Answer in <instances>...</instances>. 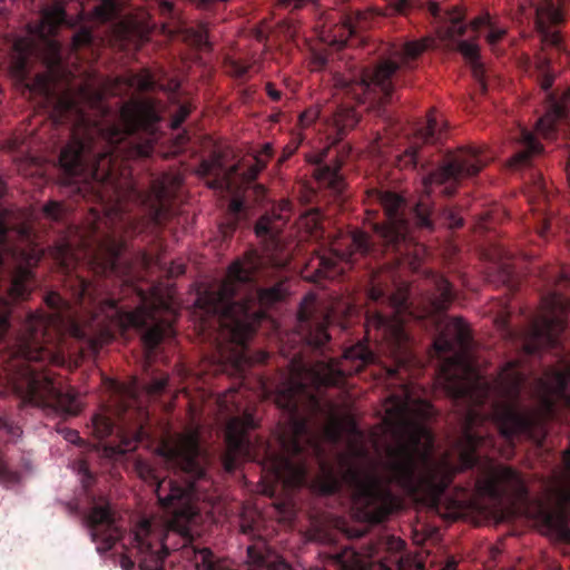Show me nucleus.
Wrapping results in <instances>:
<instances>
[{"label": "nucleus", "instance_id": "1", "mask_svg": "<svg viewBox=\"0 0 570 570\" xmlns=\"http://www.w3.org/2000/svg\"><path fill=\"white\" fill-rule=\"evenodd\" d=\"M470 342L469 325L460 317L451 320L434 341V347L439 352L456 350L441 366L444 389L452 397H465L472 403L459 443L458 464L449 454L436 462L430 458L433 439L421 422L430 415V404L410 403L407 397L401 400L391 396L387 400L384 422L391 426L395 442L385 450L384 466L391 481L409 493L439 499L456 472L473 466L474 451L481 438L474 435L471 428L483 417L478 406L490 402L491 419L503 436L511 438L528 432L551 417L556 401L564 396L566 387L570 383V370L546 372L537 385L538 406L521 410L518 407V400L525 377L518 370L519 363H507L492 383L474 382Z\"/></svg>", "mask_w": 570, "mask_h": 570}, {"label": "nucleus", "instance_id": "2", "mask_svg": "<svg viewBox=\"0 0 570 570\" xmlns=\"http://www.w3.org/2000/svg\"><path fill=\"white\" fill-rule=\"evenodd\" d=\"M374 354L368 347L358 342L346 348L341 360L320 361L307 365L301 356H294L289 362L288 376L277 386L275 403L287 412L286 426L279 434V443L284 453L269 454L263 463V469L276 481H282L285 488H296L303 484L306 466L301 458L304 444L307 443L318 458L320 473L312 488L315 492L330 495L340 488L341 480L354 485L367 499H397L385 490L374 470L364 468L367 449L363 434L352 428L346 440V449L337 455L334 468L320 454L316 438L308 432L307 422L297 414L298 397L309 387L336 385L344 376L361 371L374 362Z\"/></svg>", "mask_w": 570, "mask_h": 570}, {"label": "nucleus", "instance_id": "3", "mask_svg": "<svg viewBox=\"0 0 570 570\" xmlns=\"http://www.w3.org/2000/svg\"><path fill=\"white\" fill-rule=\"evenodd\" d=\"M120 125L109 124L102 127L82 128L77 126L69 142L61 149L59 165L69 176H78L85 171L86 165L92 161V177L106 187L115 189V200L141 198L155 224L168 220L173 215V200L183 184L178 174H163L153 180L150 190L140 195L132 186L125 193L119 191L112 171V163L119 150L126 158L148 157L154 149V139L147 138L137 142L130 140L122 149L117 145L137 130L154 132L160 120L155 105L148 99L126 101L119 111Z\"/></svg>", "mask_w": 570, "mask_h": 570}, {"label": "nucleus", "instance_id": "4", "mask_svg": "<svg viewBox=\"0 0 570 570\" xmlns=\"http://www.w3.org/2000/svg\"><path fill=\"white\" fill-rule=\"evenodd\" d=\"M45 302L57 312H37L29 315L17 337L6 370L22 402L38 406L47 414L75 416L81 412L78 395L71 390L62 392L51 373L35 364L65 363V356L57 348L56 341L65 324L69 304L56 292L48 293Z\"/></svg>", "mask_w": 570, "mask_h": 570}, {"label": "nucleus", "instance_id": "5", "mask_svg": "<svg viewBox=\"0 0 570 570\" xmlns=\"http://www.w3.org/2000/svg\"><path fill=\"white\" fill-rule=\"evenodd\" d=\"M194 501H156L155 519L167 531L179 534L183 540V556L195 570H226L208 548L191 544L193 529L199 523V510ZM169 533L166 534L168 537ZM247 564L244 570H291L277 556L264 552L256 546L247 548ZM334 562L340 570H366L367 562L351 548L335 554Z\"/></svg>", "mask_w": 570, "mask_h": 570}, {"label": "nucleus", "instance_id": "6", "mask_svg": "<svg viewBox=\"0 0 570 570\" xmlns=\"http://www.w3.org/2000/svg\"><path fill=\"white\" fill-rule=\"evenodd\" d=\"M91 305V316L81 322H70L69 332L73 337L86 341L94 352L110 341L115 328H138L150 324L141 337L148 350H154L171 330V321L167 318L171 309L166 299L150 305L142 303L132 311H126L114 298L92 299Z\"/></svg>", "mask_w": 570, "mask_h": 570}, {"label": "nucleus", "instance_id": "7", "mask_svg": "<svg viewBox=\"0 0 570 570\" xmlns=\"http://www.w3.org/2000/svg\"><path fill=\"white\" fill-rule=\"evenodd\" d=\"M259 264L255 250L245 253L228 266L226 277L218 287L205 291L197 298L200 308L224 317V325L230 328L232 338L237 344L248 340L263 317L261 312L253 311V299L232 302L239 286L253 281Z\"/></svg>", "mask_w": 570, "mask_h": 570}, {"label": "nucleus", "instance_id": "8", "mask_svg": "<svg viewBox=\"0 0 570 570\" xmlns=\"http://www.w3.org/2000/svg\"><path fill=\"white\" fill-rule=\"evenodd\" d=\"M351 513L357 527L351 528L343 518L328 513L309 517V537L322 543H333L337 532L348 538L364 537L371 527L383 523L396 510L403 509L405 501H350Z\"/></svg>", "mask_w": 570, "mask_h": 570}, {"label": "nucleus", "instance_id": "9", "mask_svg": "<svg viewBox=\"0 0 570 570\" xmlns=\"http://www.w3.org/2000/svg\"><path fill=\"white\" fill-rule=\"evenodd\" d=\"M198 433L189 431L179 434L171 441L163 442L156 452L168 461L180 465L183 471L189 474L190 480L185 494L169 493L165 497L157 494V499H191L193 495L200 494L206 490L209 481L199 460Z\"/></svg>", "mask_w": 570, "mask_h": 570}, {"label": "nucleus", "instance_id": "10", "mask_svg": "<svg viewBox=\"0 0 570 570\" xmlns=\"http://www.w3.org/2000/svg\"><path fill=\"white\" fill-rule=\"evenodd\" d=\"M409 287L399 286L389 297V305L394 309L391 315L376 312L367 317L366 332L370 335L373 331L377 332L376 338L386 343L393 356L407 360L409 337L403 327L401 313L407 308Z\"/></svg>", "mask_w": 570, "mask_h": 570}, {"label": "nucleus", "instance_id": "11", "mask_svg": "<svg viewBox=\"0 0 570 570\" xmlns=\"http://www.w3.org/2000/svg\"><path fill=\"white\" fill-rule=\"evenodd\" d=\"M485 164L480 148L462 147L448 161L423 178L425 193H432L434 186H444L442 194L452 196L461 179L478 175Z\"/></svg>", "mask_w": 570, "mask_h": 570}, {"label": "nucleus", "instance_id": "12", "mask_svg": "<svg viewBox=\"0 0 570 570\" xmlns=\"http://www.w3.org/2000/svg\"><path fill=\"white\" fill-rule=\"evenodd\" d=\"M9 232V228L4 224V218L0 216V267L4 264L9 255L16 264L11 285L8 289V296L12 302L23 301L27 299L31 293L30 282L33 276L32 268L40 262L43 250L29 243L24 246L8 248L7 240Z\"/></svg>", "mask_w": 570, "mask_h": 570}, {"label": "nucleus", "instance_id": "13", "mask_svg": "<svg viewBox=\"0 0 570 570\" xmlns=\"http://www.w3.org/2000/svg\"><path fill=\"white\" fill-rule=\"evenodd\" d=\"M79 502L67 501L65 508L71 513L82 515L91 530L92 540L97 541L100 538L102 541V548H98L99 550H110L125 532L121 517L111 507L110 501H104L106 504L90 501L91 504L83 511H80Z\"/></svg>", "mask_w": 570, "mask_h": 570}, {"label": "nucleus", "instance_id": "14", "mask_svg": "<svg viewBox=\"0 0 570 570\" xmlns=\"http://www.w3.org/2000/svg\"><path fill=\"white\" fill-rule=\"evenodd\" d=\"M368 250V235L355 230L351 235L346 250L333 248L330 254L316 253L313 255L302 271L303 278L312 283L335 278L342 273L338 262L350 263L354 254L365 255Z\"/></svg>", "mask_w": 570, "mask_h": 570}, {"label": "nucleus", "instance_id": "15", "mask_svg": "<svg viewBox=\"0 0 570 570\" xmlns=\"http://www.w3.org/2000/svg\"><path fill=\"white\" fill-rule=\"evenodd\" d=\"M544 314L531 326L529 338L524 344L527 353H535L540 347L552 346L557 334L563 330L562 313L564 301L558 294H550L542 299Z\"/></svg>", "mask_w": 570, "mask_h": 570}, {"label": "nucleus", "instance_id": "16", "mask_svg": "<svg viewBox=\"0 0 570 570\" xmlns=\"http://www.w3.org/2000/svg\"><path fill=\"white\" fill-rule=\"evenodd\" d=\"M475 492L480 497L501 499H524L525 485L520 475L511 468L488 464L475 481Z\"/></svg>", "mask_w": 570, "mask_h": 570}, {"label": "nucleus", "instance_id": "17", "mask_svg": "<svg viewBox=\"0 0 570 570\" xmlns=\"http://www.w3.org/2000/svg\"><path fill=\"white\" fill-rule=\"evenodd\" d=\"M535 522L570 541V501H519Z\"/></svg>", "mask_w": 570, "mask_h": 570}, {"label": "nucleus", "instance_id": "18", "mask_svg": "<svg viewBox=\"0 0 570 570\" xmlns=\"http://www.w3.org/2000/svg\"><path fill=\"white\" fill-rule=\"evenodd\" d=\"M429 42L426 38L405 42L393 53V60L384 61L373 70L371 81L380 86L385 97H390L393 92L391 77L397 69L410 67L411 61L426 50Z\"/></svg>", "mask_w": 570, "mask_h": 570}, {"label": "nucleus", "instance_id": "19", "mask_svg": "<svg viewBox=\"0 0 570 570\" xmlns=\"http://www.w3.org/2000/svg\"><path fill=\"white\" fill-rule=\"evenodd\" d=\"M254 419L250 414L233 417L226 426V453L224 455V469L232 472L238 463L249 455L248 431L254 429Z\"/></svg>", "mask_w": 570, "mask_h": 570}, {"label": "nucleus", "instance_id": "20", "mask_svg": "<svg viewBox=\"0 0 570 570\" xmlns=\"http://www.w3.org/2000/svg\"><path fill=\"white\" fill-rule=\"evenodd\" d=\"M403 198L395 193L386 191L380 196V203L384 209L387 222L375 225L376 233L387 243L395 244L406 233V222L400 216Z\"/></svg>", "mask_w": 570, "mask_h": 570}, {"label": "nucleus", "instance_id": "21", "mask_svg": "<svg viewBox=\"0 0 570 570\" xmlns=\"http://www.w3.org/2000/svg\"><path fill=\"white\" fill-rule=\"evenodd\" d=\"M239 164L229 167L225 166V153L214 150L207 159H203L196 173L199 176L214 175L215 178L208 183L213 189L232 190L234 188V175L238 171Z\"/></svg>", "mask_w": 570, "mask_h": 570}, {"label": "nucleus", "instance_id": "22", "mask_svg": "<svg viewBox=\"0 0 570 570\" xmlns=\"http://www.w3.org/2000/svg\"><path fill=\"white\" fill-rule=\"evenodd\" d=\"M154 520L148 518L140 519L132 531V541L138 549L139 553L145 557L140 560L141 570H147V558H150L155 562V570H163L161 563L168 556L166 544L163 543L161 550H156L149 540L151 533Z\"/></svg>", "mask_w": 570, "mask_h": 570}, {"label": "nucleus", "instance_id": "23", "mask_svg": "<svg viewBox=\"0 0 570 570\" xmlns=\"http://www.w3.org/2000/svg\"><path fill=\"white\" fill-rule=\"evenodd\" d=\"M121 250L122 244L120 242L108 238L94 252L85 253L83 256H88V264L96 274L108 275L116 272Z\"/></svg>", "mask_w": 570, "mask_h": 570}, {"label": "nucleus", "instance_id": "24", "mask_svg": "<svg viewBox=\"0 0 570 570\" xmlns=\"http://www.w3.org/2000/svg\"><path fill=\"white\" fill-rule=\"evenodd\" d=\"M535 27L542 37V42L560 47L561 37L558 31H551L549 24L562 21L561 11L556 8L551 0H546L535 8Z\"/></svg>", "mask_w": 570, "mask_h": 570}, {"label": "nucleus", "instance_id": "25", "mask_svg": "<svg viewBox=\"0 0 570 570\" xmlns=\"http://www.w3.org/2000/svg\"><path fill=\"white\" fill-rule=\"evenodd\" d=\"M311 317V314L305 308L302 307L299 309L301 330L307 331L305 335L306 343L311 346L320 347L330 340L327 333L328 317L327 315H322L320 318H313V322L308 323Z\"/></svg>", "mask_w": 570, "mask_h": 570}, {"label": "nucleus", "instance_id": "26", "mask_svg": "<svg viewBox=\"0 0 570 570\" xmlns=\"http://www.w3.org/2000/svg\"><path fill=\"white\" fill-rule=\"evenodd\" d=\"M458 50L470 63L473 77L479 81L481 90L484 92L487 90V85L483 80L484 68L480 61L479 46L475 42L463 40L458 43Z\"/></svg>", "mask_w": 570, "mask_h": 570}, {"label": "nucleus", "instance_id": "27", "mask_svg": "<svg viewBox=\"0 0 570 570\" xmlns=\"http://www.w3.org/2000/svg\"><path fill=\"white\" fill-rule=\"evenodd\" d=\"M433 284L435 292L430 298L432 311L435 313L444 312L450 307L454 298L451 284L442 276H435Z\"/></svg>", "mask_w": 570, "mask_h": 570}, {"label": "nucleus", "instance_id": "28", "mask_svg": "<svg viewBox=\"0 0 570 570\" xmlns=\"http://www.w3.org/2000/svg\"><path fill=\"white\" fill-rule=\"evenodd\" d=\"M252 503L253 501H245ZM265 519L257 508L245 504L239 515V528L244 534L256 537L259 535L261 528L264 525Z\"/></svg>", "mask_w": 570, "mask_h": 570}, {"label": "nucleus", "instance_id": "29", "mask_svg": "<svg viewBox=\"0 0 570 570\" xmlns=\"http://www.w3.org/2000/svg\"><path fill=\"white\" fill-rule=\"evenodd\" d=\"M520 142L524 145V149L514 154L510 160L509 166L511 167H521L528 164L529 159L534 155L541 151V145L537 142L532 132L522 129Z\"/></svg>", "mask_w": 570, "mask_h": 570}, {"label": "nucleus", "instance_id": "30", "mask_svg": "<svg viewBox=\"0 0 570 570\" xmlns=\"http://www.w3.org/2000/svg\"><path fill=\"white\" fill-rule=\"evenodd\" d=\"M296 503L297 501H272L271 514L279 523L287 527H293L298 515V508Z\"/></svg>", "mask_w": 570, "mask_h": 570}, {"label": "nucleus", "instance_id": "31", "mask_svg": "<svg viewBox=\"0 0 570 570\" xmlns=\"http://www.w3.org/2000/svg\"><path fill=\"white\" fill-rule=\"evenodd\" d=\"M563 116V107L553 100L548 111L537 121V130L549 138L554 130L556 122Z\"/></svg>", "mask_w": 570, "mask_h": 570}, {"label": "nucleus", "instance_id": "32", "mask_svg": "<svg viewBox=\"0 0 570 570\" xmlns=\"http://www.w3.org/2000/svg\"><path fill=\"white\" fill-rule=\"evenodd\" d=\"M288 291L284 281L277 282L271 287L258 288L256 298L261 306L269 307L273 304L283 301Z\"/></svg>", "mask_w": 570, "mask_h": 570}, {"label": "nucleus", "instance_id": "33", "mask_svg": "<svg viewBox=\"0 0 570 570\" xmlns=\"http://www.w3.org/2000/svg\"><path fill=\"white\" fill-rule=\"evenodd\" d=\"M323 215L318 208H312L299 217L298 226L309 236L318 238L323 235Z\"/></svg>", "mask_w": 570, "mask_h": 570}, {"label": "nucleus", "instance_id": "34", "mask_svg": "<svg viewBox=\"0 0 570 570\" xmlns=\"http://www.w3.org/2000/svg\"><path fill=\"white\" fill-rule=\"evenodd\" d=\"M82 253H76L70 244L62 242L51 249V256L66 271L73 267L75 263L81 258Z\"/></svg>", "mask_w": 570, "mask_h": 570}, {"label": "nucleus", "instance_id": "35", "mask_svg": "<svg viewBox=\"0 0 570 570\" xmlns=\"http://www.w3.org/2000/svg\"><path fill=\"white\" fill-rule=\"evenodd\" d=\"M360 118L353 108L341 107L334 115L333 122L337 129V134L343 136L346 131L353 129Z\"/></svg>", "mask_w": 570, "mask_h": 570}, {"label": "nucleus", "instance_id": "36", "mask_svg": "<svg viewBox=\"0 0 570 570\" xmlns=\"http://www.w3.org/2000/svg\"><path fill=\"white\" fill-rule=\"evenodd\" d=\"M70 468L76 474L83 490H89L96 484L97 475L91 471L90 465L86 459L75 460L70 464Z\"/></svg>", "mask_w": 570, "mask_h": 570}, {"label": "nucleus", "instance_id": "37", "mask_svg": "<svg viewBox=\"0 0 570 570\" xmlns=\"http://www.w3.org/2000/svg\"><path fill=\"white\" fill-rule=\"evenodd\" d=\"M449 16L450 24L440 30V37L444 40H454L465 33L466 26L462 22L463 16L458 8H453Z\"/></svg>", "mask_w": 570, "mask_h": 570}, {"label": "nucleus", "instance_id": "38", "mask_svg": "<svg viewBox=\"0 0 570 570\" xmlns=\"http://www.w3.org/2000/svg\"><path fill=\"white\" fill-rule=\"evenodd\" d=\"M278 210L276 207H273L269 213L263 215L255 225V233L257 236H264L269 233L279 232L282 224V219L277 217Z\"/></svg>", "mask_w": 570, "mask_h": 570}, {"label": "nucleus", "instance_id": "39", "mask_svg": "<svg viewBox=\"0 0 570 570\" xmlns=\"http://www.w3.org/2000/svg\"><path fill=\"white\" fill-rule=\"evenodd\" d=\"M365 18V14L364 13H361V12H357L356 13V17L355 19H352V18H347L343 26L341 27V29L346 33V35H341L340 38L334 36L331 40H328V43L331 46H335L337 48H343L348 39V37H351L352 35H354L358 28H362L361 26V22H362V19Z\"/></svg>", "mask_w": 570, "mask_h": 570}, {"label": "nucleus", "instance_id": "40", "mask_svg": "<svg viewBox=\"0 0 570 570\" xmlns=\"http://www.w3.org/2000/svg\"><path fill=\"white\" fill-rule=\"evenodd\" d=\"M341 163L335 160L332 165H325L315 171V178L332 188H337L341 183Z\"/></svg>", "mask_w": 570, "mask_h": 570}, {"label": "nucleus", "instance_id": "41", "mask_svg": "<svg viewBox=\"0 0 570 570\" xmlns=\"http://www.w3.org/2000/svg\"><path fill=\"white\" fill-rule=\"evenodd\" d=\"M372 77H373V71L368 72V73H364L361 81L358 82L353 79H347L343 75L336 73L333 76V83H334V87L341 88V89H350L354 86H361V87H365V88L377 87L380 89L379 85H375L371 81Z\"/></svg>", "mask_w": 570, "mask_h": 570}, {"label": "nucleus", "instance_id": "42", "mask_svg": "<svg viewBox=\"0 0 570 570\" xmlns=\"http://www.w3.org/2000/svg\"><path fill=\"white\" fill-rule=\"evenodd\" d=\"M78 110L79 109L77 106L76 98L73 96H71L70 94H63L58 98V100L53 107L52 114L57 118L58 121H62L61 118L66 112H70V111L77 112Z\"/></svg>", "mask_w": 570, "mask_h": 570}, {"label": "nucleus", "instance_id": "43", "mask_svg": "<svg viewBox=\"0 0 570 570\" xmlns=\"http://www.w3.org/2000/svg\"><path fill=\"white\" fill-rule=\"evenodd\" d=\"M65 18L66 11L59 2L46 8L42 12V22L53 28L61 24L65 21Z\"/></svg>", "mask_w": 570, "mask_h": 570}, {"label": "nucleus", "instance_id": "44", "mask_svg": "<svg viewBox=\"0 0 570 570\" xmlns=\"http://www.w3.org/2000/svg\"><path fill=\"white\" fill-rule=\"evenodd\" d=\"M92 425L95 435L99 439L109 436L114 431L112 421L104 414H96L92 417Z\"/></svg>", "mask_w": 570, "mask_h": 570}, {"label": "nucleus", "instance_id": "45", "mask_svg": "<svg viewBox=\"0 0 570 570\" xmlns=\"http://www.w3.org/2000/svg\"><path fill=\"white\" fill-rule=\"evenodd\" d=\"M188 39L198 48L208 46V26L200 23L188 30Z\"/></svg>", "mask_w": 570, "mask_h": 570}, {"label": "nucleus", "instance_id": "46", "mask_svg": "<svg viewBox=\"0 0 570 570\" xmlns=\"http://www.w3.org/2000/svg\"><path fill=\"white\" fill-rule=\"evenodd\" d=\"M27 56L14 55L10 62V73L19 81L24 80L27 76Z\"/></svg>", "mask_w": 570, "mask_h": 570}, {"label": "nucleus", "instance_id": "47", "mask_svg": "<svg viewBox=\"0 0 570 570\" xmlns=\"http://www.w3.org/2000/svg\"><path fill=\"white\" fill-rule=\"evenodd\" d=\"M136 472L138 475L146 482H149L153 485H156V491L161 485V482L158 481L157 476L155 475L154 469L144 461H137L135 464Z\"/></svg>", "mask_w": 570, "mask_h": 570}, {"label": "nucleus", "instance_id": "48", "mask_svg": "<svg viewBox=\"0 0 570 570\" xmlns=\"http://www.w3.org/2000/svg\"><path fill=\"white\" fill-rule=\"evenodd\" d=\"M435 132H436V118L434 116V111H431L428 117L426 127L421 129L417 132V135H419V138L424 144H432L438 139V137L435 136Z\"/></svg>", "mask_w": 570, "mask_h": 570}, {"label": "nucleus", "instance_id": "49", "mask_svg": "<svg viewBox=\"0 0 570 570\" xmlns=\"http://www.w3.org/2000/svg\"><path fill=\"white\" fill-rule=\"evenodd\" d=\"M20 482V473L11 471L8 466L7 461L0 453V483L4 485L18 484Z\"/></svg>", "mask_w": 570, "mask_h": 570}, {"label": "nucleus", "instance_id": "50", "mask_svg": "<svg viewBox=\"0 0 570 570\" xmlns=\"http://www.w3.org/2000/svg\"><path fill=\"white\" fill-rule=\"evenodd\" d=\"M415 502L416 503H429V507L431 509L439 512L442 507L460 508L461 507L460 503H469V504H466V507H469V508H481L480 503L482 501H436V500H433V501H415Z\"/></svg>", "mask_w": 570, "mask_h": 570}, {"label": "nucleus", "instance_id": "51", "mask_svg": "<svg viewBox=\"0 0 570 570\" xmlns=\"http://www.w3.org/2000/svg\"><path fill=\"white\" fill-rule=\"evenodd\" d=\"M129 85L136 87L138 90L145 91V90L153 89L154 81H153L151 76L148 72H142V73L135 75L130 79Z\"/></svg>", "mask_w": 570, "mask_h": 570}, {"label": "nucleus", "instance_id": "52", "mask_svg": "<svg viewBox=\"0 0 570 570\" xmlns=\"http://www.w3.org/2000/svg\"><path fill=\"white\" fill-rule=\"evenodd\" d=\"M149 438L148 431L145 429V426L140 425L132 434V438H125L122 443L126 446V450L130 451L136 449L137 444L141 442L142 440H146Z\"/></svg>", "mask_w": 570, "mask_h": 570}, {"label": "nucleus", "instance_id": "53", "mask_svg": "<svg viewBox=\"0 0 570 570\" xmlns=\"http://www.w3.org/2000/svg\"><path fill=\"white\" fill-rule=\"evenodd\" d=\"M115 13V3L111 0H104L94 9L95 17L101 20H109Z\"/></svg>", "mask_w": 570, "mask_h": 570}, {"label": "nucleus", "instance_id": "54", "mask_svg": "<svg viewBox=\"0 0 570 570\" xmlns=\"http://www.w3.org/2000/svg\"><path fill=\"white\" fill-rule=\"evenodd\" d=\"M10 311V303L7 299L0 297V340L9 327L8 318Z\"/></svg>", "mask_w": 570, "mask_h": 570}, {"label": "nucleus", "instance_id": "55", "mask_svg": "<svg viewBox=\"0 0 570 570\" xmlns=\"http://www.w3.org/2000/svg\"><path fill=\"white\" fill-rule=\"evenodd\" d=\"M415 215L419 219V225L422 227L430 228L432 226L429 216H430V209L426 204L423 203V200H420L419 204L415 206Z\"/></svg>", "mask_w": 570, "mask_h": 570}, {"label": "nucleus", "instance_id": "56", "mask_svg": "<svg viewBox=\"0 0 570 570\" xmlns=\"http://www.w3.org/2000/svg\"><path fill=\"white\" fill-rule=\"evenodd\" d=\"M62 212L63 207L59 202L51 200L43 205L45 215L51 219H59L62 215Z\"/></svg>", "mask_w": 570, "mask_h": 570}, {"label": "nucleus", "instance_id": "57", "mask_svg": "<svg viewBox=\"0 0 570 570\" xmlns=\"http://www.w3.org/2000/svg\"><path fill=\"white\" fill-rule=\"evenodd\" d=\"M320 114H321V109L318 106L311 107V108L306 109L299 116L301 125L303 127L311 126L320 117Z\"/></svg>", "mask_w": 570, "mask_h": 570}, {"label": "nucleus", "instance_id": "58", "mask_svg": "<svg viewBox=\"0 0 570 570\" xmlns=\"http://www.w3.org/2000/svg\"><path fill=\"white\" fill-rule=\"evenodd\" d=\"M191 109L187 105H181L171 118L170 127L177 129L189 116Z\"/></svg>", "mask_w": 570, "mask_h": 570}, {"label": "nucleus", "instance_id": "59", "mask_svg": "<svg viewBox=\"0 0 570 570\" xmlns=\"http://www.w3.org/2000/svg\"><path fill=\"white\" fill-rule=\"evenodd\" d=\"M48 78L45 75H37L28 85L30 91L46 94L48 91Z\"/></svg>", "mask_w": 570, "mask_h": 570}, {"label": "nucleus", "instance_id": "60", "mask_svg": "<svg viewBox=\"0 0 570 570\" xmlns=\"http://www.w3.org/2000/svg\"><path fill=\"white\" fill-rule=\"evenodd\" d=\"M92 36L91 32L88 29H80L75 33L72 37V46L75 48L87 46L91 42Z\"/></svg>", "mask_w": 570, "mask_h": 570}, {"label": "nucleus", "instance_id": "61", "mask_svg": "<svg viewBox=\"0 0 570 570\" xmlns=\"http://www.w3.org/2000/svg\"><path fill=\"white\" fill-rule=\"evenodd\" d=\"M167 377H157L151 380L148 384L145 385V391L149 395L160 393L167 385Z\"/></svg>", "mask_w": 570, "mask_h": 570}, {"label": "nucleus", "instance_id": "62", "mask_svg": "<svg viewBox=\"0 0 570 570\" xmlns=\"http://www.w3.org/2000/svg\"><path fill=\"white\" fill-rule=\"evenodd\" d=\"M255 165L250 166L247 171L243 174L244 180L252 181L254 180L258 173L265 167L266 159H262L261 157H255Z\"/></svg>", "mask_w": 570, "mask_h": 570}, {"label": "nucleus", "instance_id": "63", "mask_svg": "<svg viewBox=\"0 0 570 570\" xmlns=\"http://www.w3.org/2000/svg\"><path fill=\"white\" fill-rule=\"evenodd\" d=\"M275 207L278 210L277 217L282 219V224H285L288 220L292 210L291 202L284 199Z\"/></svg>", "mask_w": 570, "mask_h": 570}, {"label": "nucleus", "instance_id": "64", "mask_svg": "<svg viewBox=\"0 0 570 570\" xmlns=\"http://www.w3.org/2000/svg\"><path fill=\"white\" fill-rule=\"evenodd\" d=\"M325 434L332 441H337L341 436V424L336 421H331L325 426Z\"/></svg>", "mask_w": 570, "mask_h": 570}]
</instances>
